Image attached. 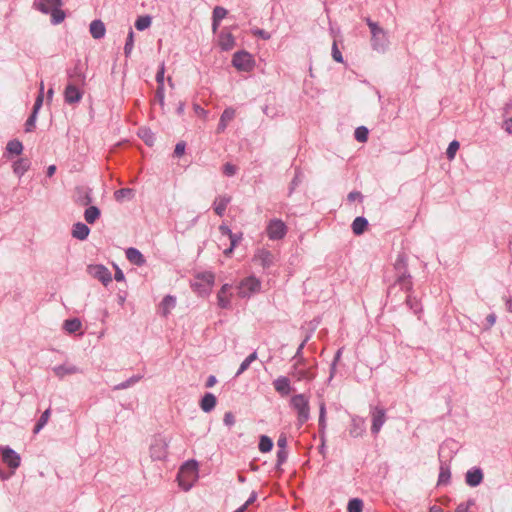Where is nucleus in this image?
<instances>
[{"instance_id":"43","label":"nucleus","mask_w":512,"mask_h":512,"mask_svg":"<svg viewBox=\"0 0 512 512\" xmlns=\"http://www.w3.org/2000/svg\"><path fill=\"white\" fill-rule=\"evenodd\" d=\"M257 359V352L254 351L253 353H251L241 364H240V367L235 375V377H238L240 376L242 373H244L248 368L249 366L251 365V363L253 361H255Z\"/></svg>"},{"instance_id":"56","label":"nucleus","mask_w":512,"mask_h":512,"mask_svg":"<svg viewBox=\"0 0 512 512\" xmlns=\"http://www.w3.org/2000/svg\"><path fill=\"white\" fill-rule=\"evenodd\" d=\"M332 58L334 59V61H336L338 63H343V61H344L342 53L340 52V50L338 48L336 40L333 41V45H332Z\"/></svg>"},{"instance_id":"34","label":"nucleus","mask_w":512,"mask_h":512,"mask_svg":"<svg viewBox=\"0 0 512 512\" xmlns=\"http://www.w3.org/2000/svg\"><path fill=\"white\" fill-rule=\"evenodd\" d=\"M101 216V211L97 206L88 205L84 211V219L88 224H94Z\"/></svg>"},{"instance_id":"62","label":"nucleus","mask_w":512,"mask_h":512,"mask_svg":"<svg viewBox=\"0 0 512 512\" xmlns=\"http://www.w3.org/2000/svg\"><path fill=\"white\" fill-rule=\"evenodd\" d=\"M223 422L225 425L231 427L235 424V416L232 412L228 411L224 414Z\"/></svg>"},{"instance_id":"10","label":"nucleus","mask_w":512,"mask_h":512,"mask_svg":"<svg viewBox=\"0 0 512 512\" xmlns=\"http://www.w3.org/2000/svg\"><path fill=\"white\" fill-rule=\"evenodd\" d=\"M167 449V441L161 436L155 437L149 448L150 457L153 461L164 460L168 454Z\"/></svg>"},{"instance_id":"8","label":"nucleus","mask_w":512,"mask_h":512,"mask_svg":"<svg viewBox=\"0 0 512 512\" xmlns=\"http://www.w3.org/2000/svg\"><path fill=\"white\" fill-rule=\"evenodd\" d=\"M261 289V281L255 276L244 278L238 287V295L241 298L250 297L251 294L259 292Z\"/></svg>"},{"instance_id":"20","label":"nucleus","mask_w":512,"mask_h":512,"mask_svg":"<svg viewBox=\"0 0 512 512\" xmlns=\"http://www.w3.org/2000/svg\"><path fill=\"white\" fill-rule=\"evenodd\" d=\"M272 384L275 391L282 397L288 396L293 391L290 379L286 376H279L277 379L273 381Z\"/></svg>"},{"instance_id":"9","label":"nucleus","mask_w":512,"mask_h":512,"mask_svg":"<svg viewBox=\"0 0 512 512\" xmlns=\"http://www.w3.org/2000/svg\"><path fill=\"white\" fill-rule=\"evenodd\" d=\"M316 364L313 366H302V365H292L289 375L292 376L296 381H313L316 377L315 371Z\"/></svg>"},{"instance_id":"11","label":"nucleus","mask_w":512,"mask_h":512,"mask_svg":"<svg viewBox=\"0 0 512 512\" xmlns=\"http://www.w3.org/2000/svg\"><path fill=\"white\" fill-rule=\"evenodd\" d=\"M87 273L94 279L99 280L104 286L112 282L111 272L102 264L89 265Z\"/></svg>"},{"instance_id":"59","label":"nucleus","mask_w":512,"mask_h":512,"mask_svg":"<svg viewBox=\"0 0 512 512\" xmlns=\"http://www.w3.org/2000/svg\"><path fill=\"white\" fill-rule=\"evenodd\" d=\"M43 104V84L41 85L40 93L38 94L35 103L33 105L32 113L37 114Z\"/></svg>"},{"instance_id":"36","label":"nucleus","mask_w":512,"mask_h":512,"mask_svg":"<svg viewBox=\"0 0 512 512\" xmlns=\"http://www.w3.org/2000/svg\"><path fill=\"white\" fill-rule=\"evenodd\" d=\"M308 341V337H306L301 344L298 346L295 355L292 357V361H294L293 365H302L307 366L308 360L303 356V349Z\"/></svg>"},{"instance_id":"3","label":"nucleus","mask_w":512,"mask_h":512,"mask_svg":"<svg viewBox=\"0 0 512 512\" xmlns=\"http://www.w3.org/2000/svg\"><path fill=\"white\" fill-rule=\"evenodd\" d=\"M371 33V47L378 53H384L389 46V38L387 32L377 23L372 21L369 17L365 19Z\"/></svg>"},{"instance_id":"4","label":"nucleus","mask_w":512,"mask_h":512,"mask_svg":"<svg viewBox=\"0 0 512 512\" xmlns=\"http://www.w3.org/2000/svg\"><path fill=\"white\" fill-rule=\"evenodd\" d=\"M198 479V463L195 460L186 461L181 467L177 475L179 486L188 491L192 488Z\"/></svg>"},{"instance_id":"60","label":"nucleus","mask_w":512,"mask_h":512,"mask_svg":"<svg viewBox=\"0 0 512 512\" xmlns=\"http://www.w3.org/2000/svg\"><path fill=\"white\" fill-rule=\"evenodd\" d=\"M186 143L184 141H180L175 145V149L173 152V156L176 158H180L185 153Z\"/></svg>"},{"instance_id":"49","label":"nucleus","mask_w":512,"mask_h":512,"mask_svg":"<svg viewBox=\"0 0 512 512\" xmlns=\"http://www.w3.org/2000/svg\"><path fill=\"white\" fill-rule=\"evenodd\" d=\"M369 131L366 127L360 126L356 128L354 132V137L358 142H366L368 139Z\"/></svg>"},{"instance_id":"37","label":"nucleus","mask_w":512,"mask_h":512,"mask_svg":"<svg viewBox=\"0 0 512 512\" xmlns=\"http://www.w3.org/2000/svg\"><path fill=\"white\" fill-rule=\"evenodd\" d=\"M451 478V471L450 467L444 463L441 462L440 464V471H439V477H438V485H447L450 482Z\"/></svg>"},{"instance_id":"41","label":"nucleus","mask_w":512,"mask_h":512,"mask_svg":"<svg viewBox=\"0 0 512 512\" xmlns=\"http://www.w3.org/2000/svg\"><path fill=\"white\" fill-rule=\"evenodd\" d=\"M165 90L164 86H157L152 100V105L159 104L160 108L163 109L165 105Z\"/></svg>"},{"instance_id":"26","label":"nucleus","mask_w":512,"mask_h":512,"mask_svg":"<svg viewBox=\"0 0 512 512\" xmlns=\"http://www.w3.org/2000/svg\"><path fill=\"white\" fill-rule=\"evenodd\" d=\"M216 404L217 399L215 395L209 392L205 393L199 401L200 408L206 413L211 412L216 407Z\"/></svg>"},{"instance_id":"23","label":"nucleus","mask_w":512,"mask_h":512,"mask_svg":"<svg viewBox=\"0 0 512 512\" xmlns=\"http://www.w3.org/2000/svg\"><path fill=\"white\" fill-rule=\"evenodd\" d=\"M483 471L480 467H473L466 472L465 481L470 487H477L483 481Z\"/></svg>"},{"instance_id":"30","label":"nucleus","mask_w":512,"mask_h":512,"mask_svg":"<svg viewBox=\"0 0 512 512\" xmlns=\"http://www.w3.org/2000/svg\"><path fill=\"white\" fill-rule=\"evenodd\" d=\"M368 220L363 216L356 217L351 225L352 232L356 236L362 235L368 228Z\"/></svg>"},{"instance_id":"40","label":"nucleus","mask_w":512,"mask_h":512,"mask_svg":"<svg viewBox=\"0 0 512 512\" xmlns=\"http://www.w3.org/2000/svg\"><path fill=\"white\" fill-rule=\"evenodd\" d=\"M134 197V190L131 188H121L114 192V198L118 202H122L125 199H132Z\"/></svg>"},{"instance_id":"33","label":"nucleus","mask_w":512,"mask_h":512,"mask_svg":"<svg viewBox=\"0 0 512 512\" xmlns=\"http://www.w3.org/2000/svg\"><path fill=\"white\" fill-rule=\"evenodd\" d=\"M23 151V144L17 139L10 140L6 145L4 156L9 158L10 155H20Z\"/></svg>"},{"instance_id":"6","label":"nucleus","mask_w":512,"mask_h":512,"mask_svg":"<svg viewBox=\"0 0 512 512\" xmlns=\"http://www.w3.org/2000/svg\"><path fill=\"white\" fill-rule=\"evenodd\" d=\"M215 275L212 272H199L191 282V289L200 296L208 295L214 284Z\"/></svg>"},{"instance_id":"13","label":"nucleus","mask_w":512,"mask_h":512,"mask_svg":"<svg viewBox=\"0 0 512 512\" xmlns=\"http://www.w3.org/2000/svg\"><path fill=\"white\" fill-rule=\"evenodd\" d=\"M3 462L14 472L21 463L20 455L9 446H0Z\"/></svg>"},{"instance_id":"44","label":"nucleus","mask_w":512,"mask_h":512,"mask_svg":"<svg viewBox=\"0 0 512 512\" xmlns=\"http://www.w3.org/2000/svg\"><path fill=\"white\" fill-rule=\"evenodd\" d=\"M152 19L150 16H139L135 21V28L139 31H143L150 27Z\"/></svg>"},{"instance_id":"53","label":"nucleus","mask_w":512,"mask_h":512,"mask_svg":"<svg viewBox=\"0 0 512 512\" xmlns=\"http://www.w3.org/2000/svg\"><path fill=\"white\" fill-rule=\"evenodd\" d=\"M227 13L228 11L225 8L221 6H216L213 9L212 18L215 19V21H221L226 17Z\"/></svg>"},{"instance_id":"48","label":"nucleus","mask_w":512,"mask_h":512,"mask_svg":"<svg viewBox=\"0 0 512 512\" xmlns=\"http://www.w3.org/2000/svg\"><path fill=\"white\" fill-rule=\"evenodd\" d=\"M142 378H143L142 375H133L132 377H130L126 381L116 385L115 389L116 390H123V389L129 388L130 386H132L135 383H137L138 381H140Z\"/></svg>"},{"instance_id":"2","label":"nucleus","mask_w":512,"mask_h":512,"mask_svg":"<svg viewBox=\"0 0 512 512\" xmlns=\"http://www.w3.org/2000/svg\"><path fill=\"white\" fill-rule=\"evenodd\" d=\"M61 6L62 0H35L33 3L34 9L51 15V23L54 25L64 21V10Z\"/></svg>"},{"instance_id":"39","label":"nucleus","mask_w":512,"mask_h":512,"mask_svg":"<svg viewBox=\"0 0 512 512\" xmlns=\"http://www.w3.org/2000/svg\"><path fill=\"white\" fill-rule=\"evenodd\" d=\"M176 305L175 297L171 295H167L163 298L160 303V309L163 316H167L170 313V310L174 308Z\"/></svg>"},{"instance_id":"12","label":"nucleus","mask_w":512,"mask_h":512,"mask_svg":"<svg viewBox=\"0 0 512 512\" xmlns=\"http://www.w3.org/2000/svg\"><path fill=\"white\" fill-rule=\"evenodd\" d=\"M267 235L271 240H280L287 233V226L280 219H273L267 225Z\"/></svg>"},{"instance_id":"54","label":"nucleus","mask_w":512,"mask_h":512,"mask_svg":"<svg viewBox=\"0 0 512 512\" xmlns=\"http://www.w3.org/2000/svg\"><path fill=\"white\" fill-rule=\"evenodd\" d=\"M222 172L225 176L231 177L237 173V167L232 163H225L222 168Z\"/></svg>"},{"instance_id":"50","label":"nucleus","mask_w":512,"mask_h":512,"mask_svg":"<svg viewBox=\"0 0 512 512\" xmlns=\"http://www.w3.org/2000/svg\"><path fill=\"white\" fill-rule=\"evenodd\" d=\"M303 175L299 169H296L295 175L290 182L289 185V195L293 193V191L298 187V185L302 182Z\"/></svg>"},{"instance_id":"47","label":"nucleus","mask_w":512,"mask_h":512,"mask_svg":"<svg viewBox=\"0 0 512 512\" xmlns=\"http://www.w3.org/2000/svg\"><path fill=\"white\" fill-rule=\"evenodd\" d=\"M49 415H50V409H46L42 413V415L40 416L38 421L36 422L34 429H33L34 433H38L46 425V423L49 419Z\"/></svg>"},{"instance_id":"1","label":"nucleus","mask_w":512,"mask_h":512,"mask_svg":"<svg viewBox=\"0 0 512 512\" xmlns=\"http://www.w3.org/2000/svg\"><path fill=\"white\" fill-rule=\"evenodd\" d=\"M407 256L405 253H400L393 265L394 282L388 287V296L399 287L404 292H413L412 276L408 271Z\"/></svg>"},{"instance_id":"25","label":"nucleus","mask_w":512,"mask_h":512,"mask_svg":"<svg viewBox=\"0 0 512 512\" xmlns=\"http://www.w3.org/2000/svg\"><path fill=\"white\" fill-rule=\"evenodd\" d=\"M126 258L130 263L136 266H143L146 263V259L143 254L136 248L130 247L126 250Z\"/></svg>"},{"instance_id":"18","label":"nucleus","mask_w":512,"mask_h":512,"mask_svg":"<svg viewBox=\"0 0 512 512\" xmlns=\"http://www.w3.org/2000/svg\"><path fill=\"white\" fill-rule=\"evenodd\" d=\"M86 63H82L81 60H77L74 68L69 71L68 77L70 82H75L85 86L86 84V75H85Z\"/></svg>"},{"instance_id":"22","label":"nucleus","mask_w":512,"mask_h":512,"mask_svg":"<svg viewBox=\"0 0 512 512\" xmlns=\"http://www.w3.org/2000/svg\"><path fill=\"white\" fill-rule=\"evenodd\" d=\"M232 289V285L224 284L217 294L218 305L222 309H229L231 307V297L232 293L230 292Z\"/></svg>"},{"instance_id":"19","label":"nucleus","mask_w":512,"mask_h":512,"mask_svg":"<svg viewBox=\"0 0 512 512\" xmlns=\"http://www.w3.org/2000/svg\"><path fill=\"white\" fill-rule=\"evenodd\" d=\"M253 260L258 262L263 269H269L275 263V255L270 250L262 248L255 253Z\"/></svg>"},{"instance_id":"27","label":"nucleus","mask_w":512,"mask_h":512,"mask_svg":"<svg viewBox=\"0 0 512 512\" xmlns=\"http://www.w3.org/2000/svg\"><path fill=\"white\" fill-rule=\"evenodd\" d=\"M89 233H90V228L82 222L75 223L73 225L72 231H71L72 237L76 238L78 240H81V241L87 239Z\"/></svg>"},{"instance_id":"21","label":"nucleus","mask_w":512,"mask_h":512,"mask_svg":"<svg viewBox=\"0 0 512 512\" xmlns=\"http://www.w3.org/2000/svg\"><path fill=\"white\" fill-rule=\"evenodd\" d=\"M235 38L227 28L221 30L218 35V45L223 51H230L235 46Z\"/></svg>"},{"instance_id":"51","label":"nucleus","mask_w":512,"mask_h":512,"mask_svg":"<svg viewBox=\"0 0 512 512\" xmlns=\"http://www.w3.org/2000/svg\"><path fill=\"white\" fill-rule=\"evenodd\" d=\"M460 148V144L457 140H453L452 142H450L447 150H446V156L449 160H452L455 158V155L457 153V151L459 150Z\"/></svg>"},{"instance_id":"17","label":"nucleus","mask_w":512,"mask_h":512,"mask_svg":"<svg viewBox=\"0 0 512 512\" xmlns=\"http://www.w3.org/2000/svg\"><path fill=\"white\" fill-rule=\"evenodd\" d=\"M84 86L81 84L70 82L66 84V103L75 104L78 103L84 94Z\"/></svg>"},{"instance_id":"28","label":"nucleus","mask_w":512,"mask_h":512,"mask_svg":"<svg viewBox=\"0 0 512 512\" xmlns=\"http://www.w3.org/2000/svg\"><path fill=\"white\" fill-rule=\"evenodd\" d=\"M230 202H231L230 196H228V195L218 196L213 203L214 212L220 217L223 216L226 211V208Z\"/></svg>"},{"instance_id":"29","label":"nucleus","mask_w":512,"mask_h":512,"mask_svg":"<svg viewBox=\"0 0 512 512\" xmlns=\"http://www.w3.org/2000/svg\"><path fill=\"white\" fill-rule=\"evenodd\" d=\"M66 333L83 335L84 329L79 318L66 319Z\"/></svg>"},{"instance_id":"16","label":"nucleus","mask_w":512,"mask_h":512,"mask_svg":"<svg viewBox=\"0 0 512 512\" xmlns=\"http://www.w3.org/2000/svg\"><path fill=\"white\" fill-rule=\"evenodd\" d=\"M372 425L371 433L377 435L386 421V410L383 407L371 408Z\"/></svg>"},{"instance_id":"52","label":"nucleus","mask_w":512,"mask_h":512,"mask_svg":"<svg viewBox=\"0 0 512 512\" xmlns=\"http://www.w3.org/2000/svg\"><path fill=\"white\" fill-rule=\"evenodd\" d=\"M235 115H236L235 109L232 107H227L221 114L220 119L222 121H224L225 123L229 124L235 118Z\"/></svg>"},{"instance_id":"32","label":"nucleus","mask_w":512,"mask_h":512,"mask_svg":"<svg viewBox=\"0 0 512 512\" xmlns=\"http://www.w3.org/2000/svg\"><path fill=\"white\" fill-rule=\"evenodd\" d=\"M89 30L94 39H102L106 32L105 25L101 20H93Z\"/></svg>"},{"instance_id":"14","label":"nucleus","mask_w":512,"mask_h":512,"mask_svg":"<svg viewBox=\"0 0 512 512\" xmlns=\"http://www.w3.org/2000/svg\"><path fill=\"white\" fill-rule=\"evenodd\" d=\"M92 190L87 186H77L72 193V200L78 206H88L92 203Z\"/></svg>"},{"instance_id":"35","label":"nucleus","mask_w":512,"mask_h":512,"mask_svg":"<svg viewBox=\"0 0 512 512\" xmlns=\"http://www.w3.org/2000/svg\"><path fill=\"white\" fill-rule=\"evenodd\" d=\"M318 430L322 442L324 443V435L326 430V405L324 402H321L319 405Z\"/></svg>"},{"instance_id":"5","label":"nucleus","mask_w":512,"mask_h":512,"mask_svg":"<svg viewBox=\"0 0 512 512\" xmlns=\"http://www.w3.org/2000/svg\"><path fill=\"white\" fill-rule=\"evenodd\" d=\"M290 406L297 412L299 426L305 424L310 417L309 398L305 394H296L290 399Z\"/></svg>"},{"instance_id":"45","label":"nucleus","mask_w":512,"mask_h":512,"mask_svg":"<svg viewBox=\"0 0 512 512\" xmlns=\"http://www.w3.org/2000/svg\"><path fill=\"white\" fill-rule=\"evenodd\" d=\"M133 47H134V32L130 28L129 32H128L127 39H126V43H125V46H124L125 57L128 58L131 55Z\"/></svg>"},{"instance_id":"15","label":"nucleus","mask_w":512,"mask_h":512,"mask_svg":"<svg viewBox=\"0 0 512 512\" xmlns=\"http://www.w3.org/2000/svg\"><path fill=\"white\" fill-rule=\"evenodd\" d=\"M219 231L223 236H228L230 240V247L224 250V255L229 257L242 240V233H233L232 230L225 224H221L219 226Z\"/></svg>"},{"instance_id":"55","label":"nucleus","mask_w":512,"mask_h":512,"mask_svg":"<svg viewBox=\"0 0 512 512\" xmlns=\"http://www.w3.org/2000/svg\"><path fill=\"white\" fill-rule=\"evenodd\" d=\"M288 458V451L279 449L277 452V461H276V468L279 469L281 465H283Z\"/></svg>"},{"instance_id":"57","label":"nucleus","mask_w":512,"mask_h":512,"mask_svg":"<svg viewBox=\"0 0 512 512\" xmlns=\"http://www.w3.org/2000/svg\"><path fill=\"white\" fill-rule=\"evenodd\" d=\"M475 505V500L474 499H469L468 501L466 502H462L460 503L455 512H469V508L471 506H474Z\"/></svg>"},{"instance_id":"58","label":"nucleus","mask_w":512,"mask_h":512,"mask_svg":"<svg viewBox=\"0 0 512 512\" xmlns=\"http://www.w3.org/2000/svg\"><path fill=\"white\" fill-rule=\"evenodd\" d=\"M37 114L31 113L25 123V131L31 132L35 128Z\"/></svg>"},{"instance_id":"38","label":"nucleus","mask_w":512,"mask_h":512,"mask_svg":"<svg viewBox=\"0 0 512 512\" xmlns=\"http://www.w3.org/2000/svg\"><path fill=\"white\" fill-rule=\"evenodd\" d=\"M405 293V302L407 306L413 311L414 314H419L422 311V305L420 301L416 297L412 296V292Z\"/></svg>"},{"instance_id":"24","label":"nucleus","mask_w":512,"mask_h":512,"mask_svg":"<svg viewBox=\"0 0 512 512\" xmlns=\"http://www.w3.org/2000/svg\"><path fill=\"white\" fill-rule=\"evenodd\" d=\"M365 431V420L358 416L353 417L349 428V435L353 438H358L361 437L365 433Z\"/></svg>"},{"instance_id":"46","label":"nucleus","mask_w":512,"mask_h":512,"mask_svg":"<svg viewBox=\"0 0 512 512\" xmlns=\"http://www.w3.org/2000/svg\"><path fill=\"white\" fill-rule=\"evenodd\" d=\"M348 512H362L363 511V501L359 498H353L349 500L347 505Z\"/></svg>"},{"instance_id":"42","label":"nucleus","mask_w":512,"mask_h":512,"mask_svg":"<svg viewBox=\"0 0 512 512\" xmlns=\"http://www.w3.org/2000/svg\"><path fill=\"white\" fill-rule=\"evenodd\" d=\"M258 448L262 453L270 452L273 448V441L266 435L260 436Z\"/></svg>"},{"instance_id":"61","label":"nucleus","mask_w":512,"mask_h":512,"mask_svg":"<svg viewBox=\"0 0 512 512\" xmlns=\"http://www.w3.org/2000/svg\"><path fill=\"white\" fill-rule=\"evenodd\" d=\"M164 74H165V66L164 63L161 64L157 73H156V82L157 86H164Z\"/></svg>"},{"instance_id":"7","label":"nucleus","mask_w":512,"mask_h":512,"mask_svg":"<svg viewBox=\"0 0 512 512\" xmlns=\"http://www.w3.org/2000/svg\"><path fill=\"white\" fill-rule=\"evenodd\" d=\"M232 65L238 71L250 72L254 69L255 60L249 52L241 50L234 53L232 57Z\"/></svg>"},{"instance_id":"64","label":"nucleus","mask_w":512,"mask_h":512,"mask_svg":"<svg viewBox=\"0 0 512 512\" xmlns=\"http://www.w3.org/2000/svg\"><path fill=\"white\" fill-rule=\"evenodd\" d=\"M502 128L509 134H512V117L504 120Z\"/></svg>"},{"instance_id":"31","label":"nucleus","mask_w":512,"mask_h":512,"mask_svg":"<svg viewBox=\"0 0 512 512\" xmlns=\"http://www.w3.org/2000/svg\"><path fill=\"white\" fill-rule=\"evenodd\" d=\"M31 161L28 158H19L13 163V172L21 177L29 170Z\"/></svg>"},{"instance_id":"63","label":"nucleus","mask_w":512,"mask_h":512,"mask_svg":"<svg viewBox=\"0 0 512 512\" xmlns=\"http://www.w3.org/2000/svg\"><path fill=\"white\" fill-rule=\"evenodd\" d=\"M347 200L349 202H353L355 200H359L361 202L363 200V195L359 191H352L347 195Z\"/></svg>"}]
</instances>
